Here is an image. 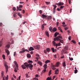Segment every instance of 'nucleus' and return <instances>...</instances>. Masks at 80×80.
<instances>
[{"label": "nucleus", "mask_w": 80, "mask_h": 80, "mask_svg": "<svg viewBox=\"0 0 80 80\" xmlns=\"http://www.w3.org/2000/svg\"><path fill=\"white\" fill-rule=\"evenodd\" d=\"M24 64L26 65V67L27 69L29 68V69L31 70H32L33 65H32V63H30L28 64L27 62H25Z\"/></svg>", "instance_id": "f257e3e1"}, {"label": "nucleus", "mask_w": 80, "mask_h": 80, "mask_svg": "<svg viewBox=\"0 0 80 80\" xmlns=\"http://www.w3.org/2000/svg\"><path fill=\"white\" fill-rule=\"evenodd\" d=\"M59 38H61V39H63V38L61 36H59L57 37L56 38H54L53 40L54 41H56V40H57V41H59Z\"/></svg>", "instance_id": "f03ea898"}, {"label": "nucleus", "mask_w": 80, "mask_h": 80, "mask_svg": "<svg viewBox=\"0 0 80 80\" xmlns=\"http://www.w3.org/2000/svg\"><path fill=\"white\" fill-rule=\"evenodd\" d=\"M4 64L5 67L6 72L7 73V72H8V65H7V62H4Z\"/></svg>", "instance_id": "7ed1b4c3"}, {"label": "nucleus", "mask_w": 80, "mask_h": 80, "mask_svg": "<svg viewBox=\"0 0 80 80\" xmlns=\"http://www.w3.org/2000/svg\"><path fill=\"white\" fill-rule=\"evenodd\" d=\"M55 4L58 5V6H62V5H64V3L62 2H59L58 3H56Z\"/></svg>", "instance_id": "20e7f679"}, {"label": "nucleus", "mask_w": 80, "mask_h": 80, "mask_svg": "<svg viewBox=\"0 0 80 80\" xmlns=\"http://www.w3.org/2000/svg\"><path fill=\"white\" fill-rule=\"evenodd\" d=\"M62 65L63 67L64 68L65 70V68H66V63H65V61L63 62H62Z\"/></svg>", "instance_id": "39448f33"}, {"label": "nucleus", "mask_w": 80, "mask_h": 80, "mask_svg": "<svg viewBox=\"0 0 80 80\" xmlns=\"http://www.w3.org/2000/svg\"><path fill=\"white\" fill-rule=\"evenodd\" d=\"M14 63L16 66V67L17 68H16V69L18 70V64L17 63V61H14Z\"/></svg>", "instance_id": "423d86ee"}, {"label": "nucleus", "mask_w": 80, "mask_h": 80, "mask_svg": "<svg viewBox=\"0 0 80 80\" xmlns=\"http://www.w3.org/2000/svg\"><path fill=\"white\" fill-rule=\"evenodd\" d=\"M55 67H56L55 66V65H53V64L52 63H51V67H52V70H55V69H56V68H55Z\"/></svg>", "instance_id": "0eeeda50"}, {"label": "nucleus", "mask_w": 80, "mask_h": 80, "mask_svg": "<svg viewBox=\"0 0 80 80\" xmlns=\"http://www.w3.org/2000/svg\"><path fill=\"white\" fill-rule=\"evenodd\" d=\"M21 50L22 52L24 51V52H29L28 50V49H25V48H23Z\"/></svg>", "instance_id": "6e6552de"}, {"label": "nucleus", "mask_w": 80, "mask_h": 80, "mask_svg": "<svg viewBox=\"0 0 80 80\" xmlns=\"http://www.w3.org/2000/svg\"><path fill=\"white\" fill-rule=\"evenodd\" d=\"M33 47L34 48H35V49H37V50H38V49H39V48H40V46L39 45L34 46Z\"/></svg>", "instance_id": "1a4fd4ad"}, {"label": "nucleus", "mask_w": 80, "mask_h": 80, "mask_svg": "<svg viewBox=\"0 0 80 80\" xmlns=\"http://www.w3.org/2000/svg\"><path fill=\"white\" fill-rule=\"evenodd\" d=\"M5 52L7 53V55L10 54V52L8 49H5Z\"/></svg>", "instance_id": "9d476101"}, {"label": "nucleus", "mask_w": 80, "mask_h": 80, "mask_svg": "<svg viewBox=\"0 0 80 80\" xmlns=\"http://www.w3.org/2000/svg\"><path fill=\"white\" fill-rule=\"evenodd\" d=\"M21 67L23 69H25V68H26V66L24 64H23Z\"/></svg>", "instance_id": "9b49d317"}, {"label": "nucleus", "mask_w": 80, "mask_h": 80, "mask_svg": "<svg viewBox=\"0 0 80 80\" xmlns=\"http://www.w3.org/2000/svg\"><path fill=\"white\" fill-rule=\"evenodd\" d=\"M42 17L43 18H47V16H46L44 14H42Z\"/></svg>", "instance_id": "f8f14e48"}, {"label": "nucleus", "mask_w": 80, "mask_h": 80, "mask_svg": "<svg viewBox=\"0 0 80 80\" xmlns=\"http://www.w3.org/2000/svg\"><path fill=\"white\" fill-rule=\"evenodd\" d=\"M34 50V48L32 47H30L29 48V51H32V50Z\"/></svg>", "instance_id": "ddd939ff"}, {"label": "nucleus", "mask_w": 80, "mask_h": 80, "mask_svg": "<svg viewBox=\"0 0 80 80\" xmlns=\"http://www.w3.org/2000/svg\"><path fill=\"white\" fill-rule=\"evenodd\" d=\"M58 73V69H57L55 71V74L56 75H57Z\"/></svg>", "instance_id": "4468645a"}, {"label": "nucleus", "mask_w": 80, "mask_h": 80, "mask_svg": "<svg viewBox=\"0 0 80 80\" xmlns=\"http://www.w3.org/2000/svg\"><path fill=\"white\" fill-rule=\"evenodd\" d=\"M68 46H65V47L64 48L63 51H66V50H68Z\"/></svg>", "instance_id": "2eb2a0df"}, {"label": "nucleus", "mask_w": 80, "mask_h": 80, "mask_svg": "<svg viewBox=\"0 0 80 80\" xmlns=\"http://www.w3.org/2000/svg\"><path fill=\"white\" fill-rule=\"evenodd\" d=\"M58 34H59V33H58V32H55L54 35V37H57V35H58Z\"/></svg>", "instance_id": "dca6fc26"}, {"label": "nucleus", "mask_w": 80, "mask_h": 80, "mask_svg": "<svg viewBox=\"0 0 80 80\" xmlns=\"http://www.w3.org/2000/svg\"><path fill=\"white\" fill-rule=\"evenodd\" d=\"M59 42H60V43H63V42H64L63 40L62 39H60V38H59Z\"/></svg>", "instance_id": "f3484780"}, {"label": "nucleus", "mask_w": 80, "mask_h": 80, "mask_svg": "<svg viewBox=\"0 0 80 80\" xmlns=\"http://www.w3.org/2000/svg\"><path fill=\"white\" fill-rule=\"evenodd\" d=\"M9 47H10V44H7L6 46V48L7 49H8V48H9Z\"/></svg>", "instance_id": "a211bd4d"}, {"label": "nucleus", "mask_w": 80, "mask_h": 80, "mask_svg": "<svg viewBox=\"0 0 80 80\" xmlns=\"http://www.w3.org/2000/svg\"><path fill=\"white\" fill-rule=\"evenodd\" d=\"M59 65H60V62H57L56 65H55V67H58V66H59Z\"/></svg>", "instance_id": "6ab92c4d"}, {"label": "nucleus", "mask_w": 80, "mask_h": 80, "mask_svg": "<svg viewBox=\"0 0 80 80\" xmlns=\"http://www.w3.org/2000/svg\"><path fill=\"white\" fill-rule=\"evenodd\" d=\"M38 64H39V65H40L41 66H42V63L40 61H38Z\"/></svg>", "instance_id": "aec40b11"}, {"label": "nucleus", "mask_w": 80, "mask_h": 80, "mask_svg": "<svg viewBox=\"0 0 80 80\" xmlns=\"http://www.w3.org/2000/svg\"><path fill=\"white\" fill-rule=\"evenodd\" d=\"M18 14V16H19V17H20V18H22V15H21L20 14V12H18L17 13Z\"/></svg>", "instance_id": "412c9836"}, {"label": "nucleus", "mask_w": 80, "mask_h": 80, "mask_svg": "<svg viewBox=\"0 0 80 80\" xmlns=\"http://www.w3.org/2000/svg\"><path fill=\"white\" fill-rule=\"evenodd\" d=\"M45 34L47 36V37H49V34L48 33V32H46L45 33Z\"/></svg>", "instance_id": "4be33fe9"}, {"label": "nucleus", "mask_w": 80, "mask_h": 80, "mask_svg": "<svg viewBox=\"0 0 80 80\" xmlns=\"http://www.w3.org/2000/svg\"><path fill=\"white\" fill-rule=\"evenodd\" d=\"M53 7H54L53 10H56V8H57V6L55 5H53Z\"/></svg>", "instance_id": "5701e85b"}, {"label": "nucleus", "mask_w": 80, "mask_h": 80, "mask_svg": "<svg viewBox=\"0 0 80 80\" xmlns=\"http://www.w3.org/2000/svg\"><path fill=\"white\" fill-rule=\"evenodd\" d=\"M50 61L49 60H47L45 62L46 64H47L48 63H50Z\"/></svg>", "instance_id": "b1692460"}, {"label": "nucleus", "mask_w": 80, "mask_h": 80, "mask_svg": "<svg viewBox=\"0 0 80 80\" xmlns=\"http://www.w3.org/2000/svg\"><path fill=\"white\" fill-rule=\"evenodd\" d=\"M1 73V77L2 78H3V75H4V72L3 71H2Z\"/></svg>", "instance_id": "393cba45"}, {"label": "nucleus", "mask_w": 80, "mask_h": 80, "mask_svg": "<svg viewBox=\"0 0 80 80\" xmlns=\"http://www.w3.org/2000/svg\"><path fill=\"white\" fill-rule=\"evenodd\" d=\"M27 57L28 58H30L31 57V55H30V54H28L27 55Z\"/></svg>", "instance_id": "a878e982"}, {"label": "nucleus", "mask_w": 80, "mask_h": 80, "mask_svg": "<svg viewBox=\"0 0 80 80\" xmlns=\"http://www.w3.org/2000/svg\"><path fill=\"white\" fill-rule=\"evenodd\" d=\"M46 50L49 53V52H50V48H47Z\"/></svg>", "instance_id": "bb28decb"}, {"label": "nucleus", "mask_w": 80, "mask_h": 80, "mask_svg": "<svg viewBox=\"0 0 80 80\" xmlns=\"http://www.w3.org/2000/svg\"><path fill=\"white\" fill-rule=\"evenodd\" d=\"M47 65L46 64H44V65L43 66V67L45 69H46L47 68Z\"/></svg>", "instance_id": "cd10ccee"}, {"label": "nucleus", "mask_w": 80, "mask_h": 80, "mask_svg": "<svg viewBox=\"0 0 80 80\" xmlns=\"http://www.w3.org/2000/svg\"><path fill=\"white\" fill-rule=\"evenodd\" d=\"M52 70H50L49 72L48 75L50 76L51 74H52Z\"/></svg>", "instance_id": "c85d7f7f"}, {"label": "nucleus", "mask_w": 80, "mask_h": 80, "mask_svg": "<svg viewBox=\"0 0 80 80\" xmlns=\"http://www.w3.org/2000/svg\"><path fill=\"white\" fill-rule=\"evenodd\" d=\"M57 31V28H54L53 29V32H56Z\"/></svg>", "instance_id": "c756f323"}, {"label": "nucleus", "mask_w": 80, "mask_h": 80, "mask_svg": "<svg viewBox=\"0 0 80 80\" xmlns=\"http://www.w3.org/2000/svg\"><path fill=\"white\" fill-rule=\"evenodd\" d=\"M51 50L52 51V52H53V53H55V49L54 48H51Z\"/></svg>", "instance_id": "7c9ffc66"}, {"label": "nucleus", "mask_w": 80, "mask_h": 80, "mask_svg": "<svg viewBox=\"0 0 80 80\" xmlns=\"http://www.w3.org/2000/svg\"><path fill=\"white\" fill-rule=\"evenodd\" d=\"M28 63H33V61H32L29 60L28 61Z\"/></svg>", "instance_id": "2f4dec72"}, {"label": "nucleus", "mask_w": 80, "mask_h": 80, "mask_svg": "<svg viewBox=\"0 0 80 80\" xmlns=\"http://www.w3.org/2000/svg\"><path fill=\"white\" fill-rule=\"evenodd\" d=\"M58 30H60V32H62V33H63V31H62V29H61V28H60L58 27Z\"/></svg>", "instance_id": "473e14b6"}, {"label": "nucleus", "mask_w": 80, "mask_h": 80, "mask_svg": "<svg viewBox=\"0 0 80 80\" xmlns=\"http://www.w3.org/2000/svg\"><path fill=\"white\" fill-rule=\"evenodd\" d=\"M71 42H72V43H74V44H76V42L75 41H74L73 40H72L71 41Z\"/></svg>", "instance_id": "72a5a7b5"}, {"label": "nucleus", "mask_w": 80, "mask_h": 80, "mask_svg": "<svg viewBox=\"0 0 80 80\" xmlns=\"http://www.w3.org/2000/svg\"><path fill=\"white\" fill-rule=\"evenodd\" d=\"M52 43L54 45V46H55V45L56 44V42L54 41H52Z\"/></svg>", "instance_id": "f704fd0d"}, {"label": "nucleus", "mask_w": 80, "mask_h": 80, "mask_svg": "<svg viewBox=\"0 0 80 80\" xmlns=\"http://www.w3.org/2000/svg\"><path fill=\"white\" fill-rule=\"evenodd\" d=\"M51 79H52V78H51L48 77L46 79V80H51Z\"/></svg>", "instance_id": "c9c22d12"}, {"label": "nucleus", "mask_w": 80, "mask_h": 80, "mask_svg": "<svg viewBox=\"0 0 80 80\" xmlns=\"http://www.w3.org/2000/svg\"><path fill=\"white\" fill-rule=\"evenodd\" d=\"M2 58H3V59L4 60H5V56L4 55H2Z\"/></svg>", "instance_id": "e433bc0d"}, {"label": "nucleus", "mask_w": 80, "mask_h": 80, "mask_svg": "<svg viewBox=\"0 0 80 80\" xmlns=\"http://www.w3.org/2000/svg\"><path fill=\"white\" fill-rule=\"evenodd\" d=\"M52 27H50L49 28V30L50 32H51L52 31Z\"/></svg>", "instance_id": "4c0bfd02"}, {"label": "nucleus", "mask_w": 80, "mask_h": 80, "mask_svg": "<svg viewBox=\"0 0 80 80\" xmlns=\"http://www.w3.org/2000/svg\"><path fill=\"white\" fill-rule=\"evenodd\" d=\"M64 6H61L60 8V9L61 10V9H62V8H64Z\"/></svg>", "instance_id": "58836bf2"}, {"label": "nucleus", "mask_w": 80, "mask_h": 80, "mask_svg": "<svg viewBox=\"0 0 80 80\" xmlns=\"http://www.w3.org/2000/svg\"><path fill=\"white\" fill-rule=\"evenodd\" d=\"M78 72V70H77V69H76L74 71V73H77Z\"/></svg>", "instance_id": "ea45409f"}, {"label": "nucleus", "mask_w": 80, "mask_h": 80, "mask_svg": "<svg viewBox=\"0 0 80 80\" xmlns=\"http://www.w3.org/2000/svg\"><path fill=\"white\" fill-rule=\"evenodd\" d=\"M44 26H43V25H42V30H43V29H44Z\"/></svg>", "instance_id": "a19ab883"}, {"label": "nucleus", "mask_w": 80, "mask_h": 80, "mask_svg": "<svg viewBox=\"0 0 80 80\" xmlns=\"http://www.w3.org/2000/svg\"><path fill=\"white\" fill-rule=\"evenodd\" d=\"M22 5H19L18 8H22Z\"/></svg>", "instance_id": "79ce46f5"}, {"label": "nucleus", "mask_w": 80, "mask_h": 80, "mask_svg": "<svg viewBox=\"0 0 80 80\" xmlns=\"http://www.w3.org/2000/svg\"><path fill=\"white\" fill-rule=\"evenodd\" d=\"M12 10L13 11H15L16 10V8L15 7H14L13 8Z\"/></svg>", "instance_id": "37998d69"}, {"label": "nucleus", "mask_w": 80, "mask_h": 80, "mask_svg": "<svg viewBox=\"0 0 80 80\" xmlns=\"http://www.w3.org/2000/svg\"><path fill=\"white\" fill-rule=\"evenodd\" d=\"M14 71L15 72H17V69H16V68H14Z\"/></svg>", "instance_id": "c03bdc74"}, {"label": "nucleus", "mask_w": 80, "mask_h": 80, "mask_svg": "<svg viewBox=\"0 0 80 80\" xmlns=\"http://www.w3.org/2000/svg\"><path fill=\"white\" fill-rule=\"evenodd\" d=\"M47 50H44V52L46 54H47Z\"/></svg>", "instance_id": "a18cd8bd"}, {"label": "nucleus", "mask_w": 80, "mask_h": 80, "mask_svg": "<svg viewBox=\"0 0 80 80\" xmlns=\"http://www.w3.org/2000/svg\"><path fill=\"white\" fill-rule=\"evenodd\" d=\"M24 51H20L19 52V53H24Z\"/></svg>", "instance_id": "49530a36"}, {"label": "nucleus", "mask_w": 80, "mask_h": 80, "mask_svg": "<svg viewBox=\"0 0 80 80\" xmlns=\"http://www.w3.org/2000/svg\"><path fill=\"white\" fill-rule=\"evenodd\" d=\"M59 23V22H56V25H57V26H58V25Z\"/></svg>", "instance_id": "de8ad7c7"}, {"label": "nucleus", "mask_w": 80, "mask_h": 80, "mask_svg": "<svg viewBox=\"0 0 80 80\" xmlns=\"http://www.w3.org/2000/svg\"><path fill=\"white\" fill-rule=\"evenodd\" d=\"M16 56V52H15L14 53V57H15Z\"/></svg>", "instance_id": "09e8293b"}, {"label": "nucleus", "mask_w": 80, "mask_h": 80, "mask_svg": "<svg viewBox=\"0 0 80 80\" xmlns=\"http://www.w3.org/2000/svg\"><path fill=\"white\" fill-rule=\"evenodd\" d=\"M46 3L47 4V5H49V4L50 3V2H46Z\"/></svg>", "instance_id": "8fccbe9b"}, {"label": "nucleus", "mask_w": 80, "mask_h": 80, "mask_svg": "<svg viewBox=\"0 0 80 80\" xmlns=\"http://www.w3.org/2000/svg\"><path fill=\"white\" fill-rule=\"evenodd\" d=\"M16 15L15 13H14V14L13 15V17L15 18L16 17Z\"/></svg>", "instance_id": "3c124183"}, {"label": "nucleus", "mask_w": 80, "mask_h": 80, "mask_svg": "<svg viewBox=\"0 0 80 80\" xmlns=\"http://www.w3.org/2000/svg\"><path fill=\"white\" fill-rule=\"evenodd\" d=\"M39 13H41V14H42V11L41 10H40L39 11Z\"/></svg>", "instance_id": "603ef678"}, {"label": "nucleus", "mask_w": 80, "mask_h": 80, "mask_svg": "<svg viewBox=\"0 0 80 80\" xmlns=\"http://www.w3.org/2000/svg\"><path fill=\"white\" fill-rule=\"evenodd\" d=\"M17 11H18V10H19V8H18V7H17Z\"/></svg>", "instance_id": "864d4df0"}, {"label": "nucleus", "mask_w": 80, "mask_h": 80, "mask_svg": "<svg viewBox=\"0 0 80 80\" xmlns=\"http://www.w3.org/2000/svg\"><path fill=\"white\" fill-rule=\"evenodd\" d=\"M45 72H46V69H43V73H45Z\"/></svg>", "instance_id": "5fc2aeb1"}, {"label": "nucleus", "mask_w": 80, "mask_h": 80, "mask_svg": "<svg viewBox=\"0 0 80 80\" xmlns=\"http://www.w3.org/2000/svg\"><path fill=\"white\" fill-rule=\"evenodd\" d=\"M57 10H58V11H60V10H61V9H59V8H57Z\"/></svg>", "instance_id": "6e6d98bb"}, {"label": "nucleus", "mask_w": 80, "mask_h": 80, "mask_svg": "<svg viewBox=\"0 0 80 80\" xmlns=\"http://www.w3.org/2000/svg\"><path fill=\"white\" fill-rule=\"evenodd\" d=\"M54 58H57V55H56V54L54 55Z\"/></svg>", "instance_id": "4d7b16f0"}, {"label": "nucleus", "mask_w": 80, "mask_h": 80, "mask_svg": "<svg viewBox=\"0 0 80 80\" xmlns=\"http://www.w3.org/2000/svg\"><path fill=\"white\" fill-rule=\"evenodd\" d=\"M26 77H28V74H26Z\"/></svg>", "instance_id": "13d9d810"}, {"label": "nucleus", "mask_w": 80, "mask_h": 80, "mask_svg": "<svg viewBox=\"0 0 80 80\" xmlns=\"http://www.w3.org/2000/svg\"><path fill=\"white\" fill-rule=\"evenodd\" d=\"M62 26H63V27H66L67 25H62Z\"/></svg>", "instance_id": "bf43d9fd"}, {"label": "nucleus", "mask_w": 80, "mask_h": 80, "mask_svg": "<svg viewBox=\"0 0 80 80\" xmlns=\"http://www.w3.org/2000/svg\"><path fill=\"white\" fill-rule=\"evenodd\" d=\"M64 55H63L61 57V58H64Z\"/></svg>", "instance_id": "052dcab7"}, {"label": "nucleus", "mask_w": 80, "mask_h": 80, "mask_svg": "<svg viewBox=\"0 0 80 80\" xmlns=\"http://www.w3.org/2000/svg\"><path fill=\"white\" fill-rule=\"evenodd\" d=\"M55 46H56V48H57V47H58V44L57 43L56 44H55Z\"/></svg>", "instance_id": "680f3d73"}, {"label": "nucleus", "mask_w": 80, "mask_h": 80, "mask_svg": "<svg viewBox=\"0 0 80 80\" xmlns=\"http://www.w3.org/2000/svg\"><path fill=\"white\" fill-rule=\"evenodd\" d=\"M60 45H61V43H60V42H59L58 43V46H60Z\"/></svg>", "instance_id": "e2e57ef3"}, {"label": "nucleus", "mask_w": 80, "mask_h": 80, "mask_svg": "<svg viewBox=\"0 0 80 80\" xmlns=\"http://www.w3.org/2000/svg\"><path fill=\"white\" fill-rule=\"evenodd\" d=\"M3 39H2V41H0V43H2V40Z\"/></svg>", "instance_id": "0e129e2a"}, {"label": "nucleus", "mask_w": 80, "mask_h": 80, "mask_svg": "<svg viewBox=\"0 0 80 80\" xmlns=\"http://www.w3.org/2000/svg\"><path fill=\"white\" fill-rule=\"evenodd\" d=\"M8 78H7V77H5V80H8Z\"/></svg>", "instance_id": "69168bd1"}, {"label": "nucleus", "mask_w": 80, "mask_h": 80, "mask_svg": "<svg viewBox=\"0 0 80 80\" xmlns=\"http://www.w3.org/2000/svg\"><path fill=\"white\" fill-rule=\"evenodd\" d=\"M73 60V59L72 58H70V60L71 61H72Z\"/></svg>", "instance_id": "338daca9"}, {"label": "nucleus", "mask_w": 80, "mask_h": 80, "mask_svg": "<svg viewBox=\"0 0 80 80\" xmlns=\"http://www.w3.org/2000/svg\"><path fill=\"white\" fill-rule=\"evenodd\" d=\"M68 38V39L69 40H70V36H69V38Z\"/></svg>", "instance_id": "774afa93"}]
</instances>
